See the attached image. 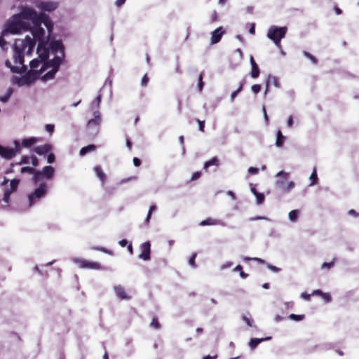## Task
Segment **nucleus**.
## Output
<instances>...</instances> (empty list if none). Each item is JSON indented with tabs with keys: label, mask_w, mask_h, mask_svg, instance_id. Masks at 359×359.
Instances as JSON below:
<instances>
[{
	"label": "nucleus",
	"mask_w": 359,
	"mask_h": 359,
	"mask_svg": "<svg viewBox=\"0 0 359 359\" xmlns=\"http://www.w3.org/2000/svg\"><path fill=\"white\" fill-rule=\"evenodd\" d=\"M201 172H196L192 175L191 180L192 181L196 180L197 179H198L201 177Z\"/></svg>",
	"instance_id": "obj_60"
},
{
	"label": "nucleus",
	"mask_w": 359,
	"mask_h": 359,
	"mask_svg": "<svg viewBox=\"0 0 359 359\" xmlns=\"http://www.w3.org/2000/svg\"><path fill=\"white\" fill-rule=\"evenodd\" d=\"M276 177L277 179L275 182V187L277 189L283 191L285 185L286 184V182L289 178V173L281 170L276 175Z\"/></svg>",
	"instance_id": "obj_7"
},
{
	"label": "nucleus",
	"mask_w": 359,
	"mask_h": 359,
	"mask_svg": "<svg viewBox=\"0 0 359 359\" xmlns=\"http://www.w3.org/2000/svg\"><path fill=\"white\" fill-rule=\"evenodd\" d=\"M150 326L152 327H154L155 329H159L161 327V325L158 321V319L156 318H154Z\"/></svg>",
	"instance_id": "obj_45"
},
{
	"label": "nucleus",
	"mask_w": 359,
	"mask_h": 359,
	"mask_svg": "<svg viewBox=\"0 0 359 359\" xmlns=\"http://www.w3.org/2000/svg\"><path fill=\"white\" fill-rule=\"evenodd\" d=\"M43 24L47 28L49 34L53 29V23L50 17L41 12L38 13L34 9L28 6H23L18 14L13 16L12 20L7 22L4 34L7 32L18 34L22 30L30 31L33 39L26 36L25 39H15L13 46V61L15 64L24 63V52L27 48V54L33 51L36 41H48L45 38V30L41 27Z\"/></svg>",
	"instance_id": "obj_1"
},
{
	"label": "nucleus",
	"mask_w": 359,
	"mask_h": 359,
	"mask_svg": "<svg viewBox=\"0 0 359 359\" xmlns=\"http://www.w3.org/2000/svg\"><path fill=\"white\" fill-rule=\"evenodd\" d=\"M225 31L224 30L222 27H219L216 29H215L211 33V39L210 43L215 44L217 43L222 39V36L224 34Z\"/></svg>",
	"instance_id": "obj_14"
},
{
	"label": "nucleus",
	"mask_w": 359,
	"mask_h": 359,
	"mask_svg": "<svg viewBox=\"0 0 359 359\" xmlns=\"http://www.w3.org/2000/svg\"><path fill=\"white\" fill-rule=\"evenodd\" d=\"M252 67V70H251V72H250V75L252 78L254 79H256L259 76V68L257 65H253V66H251Z\"/></svg>",
	"instance_id": "obj_33"
},
{
	"label": "nucleus",
	"mask_w": 359,
	"mask_h": 359,
	"mask_svg": "<svg viewBox=\"0 0 359 359\" xmlns=\"http://www.w3.org/2000/svg\"><path fill=\"white\" fill-rule=\"evenodd\" d=\"M19 184V179H13L10 182V188H6L4 193L3 201L5 203H8L11 194L17 190Z\"/></svg>",
	"instance_id": "obj_9"
},
{
	"label": "nucleus",
	"mask_w": 359,
	"mask_h": 359,
	"mask_svg": "<svg viewBox=\"0 0 359 359\" xmlns=\"http://www.w3.org/2000/svg\"><path fill=\"white\" fill-rule=\"evenodd\" d=\"M288 318L290 319V320H295V321H301L302 320L304 319L305 318V316L304 315H297V314H294V313H292L290 314Z\"/></svg>",
	"instance_id": "obj_38"
},
{
	"label": "nucleus",
	"mask_w": 359,
	"mask_h": 359,
	"mask_svg": "<svg viewBox=\"0 0 359 359\" xmlns=\"http://www.w3.org/2000/svg\"><path fill=\"white\" fill-rule=\"evenodd\" d=\"M33 174L34 176L32 180L34 184H37L38 182H39L41 178L42 177V172H41L39 170H35V172H34Z\"/></svg>",
	"instance_id": "obj_37"
},
{
	"label": "nucleus",
	"mask_w": 359,
	"mask_h": 359,
	"mask_svg": "<svg viewBox=\"0 0 359 359\" xmlns=\"http://www.w3.org/2000/svg\"><path fill=\"white\" fill-rule=\"evenodd\" d=\"M266 81H269V83H272L276 88H280V83L278 77L269 75Z\"/></svg>",
	"instance_id": "obj_30"
},
{
	"label": "nucleus",
	"mask_w": 359,
	"mask_h": 359,
	"mask_svg": "<svg viewBox=\"0 0 359 359\" xmlns=\"http://www.w3.org/2000/svg\"><path fill=\"white\" fill-rule=\"evenodd\" d=\"M133 164H134V165H135V167H138V166H140V164H141V161H140V159H139V158H137V157H135V158H133Z\"/></svg>",
	"instance_id": "obj_63"
},
{
	"label": "nucleus",
	"mask_w": 359,
	"mask_h": 359,
	"mask_svg": "<svg viewBox=\"0 0 359 359\" xmlns=\"http://www.w3.org/2000/svg\"><path fill=\"white\" fill-rule=\"evenodd\" d=\"M57 72V69H51L50 71H48L47 73H46L43 76L41 77V80L43 81H47L49 80H51L54 79L55 74Z\"/></svg>",
	"instance_id": "obj_25"
},
{
	"label": "nucleus",
	"mask_w": 359,
	"mask_h": 359,
	"mask_svg": "<svg viewBox=\"0 0 359 359\" xmlns=\"http://www.w3.org/2000/svg\"><path fill=\"white\" fill-rule=\"evenodd\" d=\"M285 137L282 134V132L278 130L276 133V141L275 145L277 147H280L283 146Z\"/></svg>",
	"instance_id": "obj_26"
},
{
	"label": "nucleus",
	"mask_w": 359,
	"mask_h": 359,
	"mask_svg": "<svg viewBox=\"0 0 359 359\" xmlns=\"http://www.w3.org/2000/svg\"><path fill=\"white\" fill-rule=\"evenodd\" d=\"M259 172V169L257 168H255V167H250L248 168V172L250 174V175H256Z\"/></svg>",
	"instance_id": "obj_55"
},
{
	"label": "nucleus",
	"mask_w": 359,
	"mask_h": 359,
	"mask_svg": "<svg viewBox=\"0 0 359 359\" xmlns=\"http://www.w3.org/2000/svg\"><path fill=\"white\" fill-rule=\"evenodd\" d=\"M36 6L42 11H53L58 7V3L55 1H41Z\"/></svg>",
	"instance_id": "obj_12"
},
{
	"label": "nucleus",
	"mask_w": 359,
	"mask_h": 359,
	"mask_svg": "<svg viewBox=\"0 0 359 359\" xmlns=\"http://www.w3.org/2000/svg\"><path fill=\"white\" fill-rule=\"evenodd\" d=\"M48 191L46 183H41L32 193L28 195L29 208L34 206L39 203L41 198L45 197Z\"/></svg>",
	"instance_id": "obj_4"
},
{
	"label": "nucleus",
	"mask_w": 359,
	"mask_h": 359,
	"mask_svg": "<svg viewBox=\"0 0 359 359\" xmlns=\"http://www.w3.org/2000/svg\"><path fill=\"white\" fill-rule=\"evenodd\" d=\"M48 41H40L38 43L36 53L38 57L41 58L44 62L48 60L49 56V48L47 47Z\"/></svg>",
	"instance_id": "obj_8"
},
{
	"label": "nucleus",
	"mask_w": 359,
	"mask_h": 359,
	"mask_svg": "<svg viewBox=\"0 0 359 359\" xmlns=\"http://www.w3.org/2000/svg\"><path fill=\"white\" fill-rule=\"evenodd\" d=\"M219 160L217 157H214L212 159L205 162L203 168L207 169L212 165H218Z\"/></svg>",
	"instance_id": "obj_31"
},
{
	"label": "nucleus",
	"mask_w": 359,
	"mask_h": 359,
	"mask_svg": "<svg viewBox=\"0 0 359 359\" xmlns=\"http://www.w3.org/2000/svg\"><path fill=\"white\" fill-rule=\"evenodd\" d=\"M40 172H42V177H44L47 180H50L54 175L55 169L50 165H47L43 167L42 170Z\"/></svg>",
	"instance_id": "obj_19"
},
{
	"label": "nucleus",
	"mask_w": 359,
	"mask_h": 359,
	"mask_svg": "<svg viewBox=\"0 0 359 359\" xmlns=\"http://www.w3.org/2000/svg\"><path fill=\"white\" fill-rule=\"evenodd\" d=\"M267 267H268V269H269L271 271H273V272H276V273L279 272V271H280V268H278V267H276V266H273V265H271V264H267Z\"/></svg>",
	"instance_id": "obj_57"
},
{
	"label": "nucleus",
	"mask_w": 359,
	"mask_h": 359,
	"mask_svg": "<svg viewBox=\"0 0 359 359\" xmlns=\"http://www.w3.org/2000/svg\"><path fill=\"white\" fill-rule=\"evenodd\" d=\"M52 149V147L49 144H45L43 145H39L34 148V151L39 155H43L48 153Z\"/></svg>",
	"instance_id": "obj_18"
},
{
	"label": "nucleus",
	"mask_w": 359,
	"mask_h": 359,
	"mask_svg": "<svg viewBox=\"0 0 359 359\" xmlns=\"http://www.w3.org/2000/svg\"><path fill=\"white\" fill-rule=\"evenodd\" d=\"M29 159L30 158L27 156H23L21 158V161L19 163V164H27L29 163Z\"/></svg>",
	"instance_id": "obj_52"
},
{
	"label": "nucleus",
	"mask_w": 359,
	"mask_h": 359,
	"mask_svg": "<svg viewBox=\"0 0 359 359\" xmlns=\"http://www.w3.org/2000/svg\"><path fill=\"white\" fill-rule=\"evenodd\" d=\"M156 210V206L155 205H152L150 206L149 212H148V214H147V217L145 219L144 223L147 224V223L149 222V220H150L151 217V214Z\"/></svg>",
	"instance_id": "obj_36"
},
{
	"label": "nucleus",
	"mask_w": 359,
	"mask_h": 359,
	"mask_svg": "<svg viewBox=\"0 0 359 359\" xmlns=\"http://www.w3.org/2000/svg\"><path fill=\"white\" fill-rule=\"evenodd\" d=\"M295 184H294V182H292V181H290L287 183V184L285 185V187L283 190V191L284 192H290L294 187Z\"/></svg>",
	"instance_id": "obj_41"
},
{
	"label": "nucleus",
	"mask_w": 359,
	"mask_h": 359,
	"mask_svg": "<svg viewBox=\"0 0 359 359\" xmlns=\"http://www.w3.org/2000/svg\"><path fill=\"white\" fill-rule=\"evenodd\" d=\"M299 215V210H292L289 212L288 217L292 222H295Z\"/></svg>",
	"instance_id": "obj_29"
},
{
	"label": "nucleus",
	"mask_w": 359,
	"mask_h": 359,
	"mask_svg": "<svg viewBox=\"0 0 359 359\" xmlns=\"http://www.w3.org/2000/svg\"><path fill=\"white\" fill-rule=\"evenodd\" d=\"M201 226H206V225H222L225 226V224L219 219H215L212 218H208L205 220H203L200 223Z\"/></svg>",
	"instance_id": "obj_21"
},
{
	"label": "nucleus",
	"mask_w": 359,
	"mask_h": 359,
	"mask_svg": "<svg viewBox=\"0 0 359 359\" xmlns=\"http://www.w3.org/2000/svg\"><path fill=\"white\" fill-rule=\"evenodd\" d=\"M0 156L5 159L11 160L15 156V151L13 148L0 144Z\"/></svg>",
	"instance_id": "obj_13"
},
{
	"label": "nucleus",
	"mask_w": 359,
	"mask_h": 359,
	"mask_svg": "<svg viewBox=\"0 0 359 359\" xmlns=\"http://www.w3.org/2000/svg\"><path fill=\"white\" fill-rule=\"evenodd\" d=\"M321 296L323 298V299L325 300V302H327V303L331 302V300H332L331 295L329 293H324L323 292Z\"/></svg>",
	"instance_id": "obj_48"
},
{
	"label": "nucleus",
	"mask_w": 359,
	"mask_h": 359,
	"mask_svg": "<svg viewBox=\"0 0 359 359\" xmlns=\"http://www.w3.org/2000/svg\"><path fill=\"white\" fill-rule=\"evenodd\" d=\"M287 127L291 128L293 125V118L292 116H290L287 118Z\"/></svg>",
	"instance_id": "obj_64"
},
{
	"label": "nucleus",
	"mask_w": 359,
	"mask_h": 359,
	"mask_svg": "<svg viewBox=\"0 0 359 359\" xmlns=\"http://www.w3.org/2000/svg\"><path fill=\"white\" fill-rule=\"evenodd\" d=\"M54 125L52 124H46L45 126L46 130L50 134H52L54 131Z\"/></svg>",
	"instance_id": "obj_50"
},
{
	"label": "nucleus",
	"mask_w": 359,
	"mask_h": 359,
	"mask_svg": "<svg viewBox=\"0 0 359 359\" xmlns=\"http://www.w3.org/2000/svg\"><path fill=\"white\" fill-rule=\"evenodd\" d=\"M114 292H115V294L116 295V297L120 299H126V300H129L130 299V296L128 295L126 292H125V290L123 288V287H122L121 285H116L114 287Z\"/></svg>",
	"instance_id": "obj_16"
},
{
	"label": "nucleus",
	"mask_w": 359,
	"mask_h": 359,
	"mask_svg": "<svg viewBox=\"0 0 359 359\" xmlns=\"http://www.w3.org/2000/svg\"><path fill=\"white\" fill-rule=\"evenodd\" d=\"M43 62V64L44 63V61L43 60H41V58H35V59H33L32 61H30L29 62V66H30V68H31V70L32 72V74H34L36 72H38L36 70V69L39 67V65Z\"/></svg>",
	"instance_id": "obj_22"
},
{
	"label": "nucleus",
	"mask_w": 359,
	"mask_h": 359,
	"mask_svg": "<svg viewBox=\"0 0 359 359\" xmlns=\"http://www.w3.org/2000/svg\"><path fill=\"white\" fill-rule=\"evenodd\" d=\"M13 90L12 88H9L7 90L6 93L4 95L0 97V101L2 102H7L13 94Z\"/></svg>",
	"instance_id": "obj_32"
},
{
	"label": "nucleus",
	"mask_w": 359,
	"mask_h": 359,
	"mask_svg": "<svg viewBox=\"0 0 359 359\" xmlns=\"http://www.w3.org/2000/svg\"><path fill=\"white\" fill-rule=\"evenodd\" d=\"M141 253L139 255L138 257L140 259L147 261L149 260L150 253H151V244L149 241L144 242L140 246Z\"/></svg>",
	"instance_id": "obj_10"
},
{
	"label": "nucleus",
	"mask_w": 359,
	"mask_h": 359,
	"mask_svg": "<svg viewBox=\"0 0 359 359\" xmlns=\"http://www.w3.org/2000/svg\"><path fill=\"white\" fill-rule=\"evenodd\" d=\"M334 260H335V259H334V260L331 262H324L322 265V269H324V268L330 269L331 267H332L334 266Z\"/></svg>",
	"instance_id": "obj_49"
},
{
	"label": "nucleus",
	"mask_w": 359,
	"mask_h": 359,
	"mask_svg": "<svg viewBox=\"0 0 359 359\" xmlns=\"http://www.w3.org/2000/svg\"><path fill=\"white\" fill-rule=\"evenodd\" d=\"M75 262L79 263L81 268H88L91 269H100V264L97 262H89L85 259H75Z\"/></svg>",
	"instance_id": "obj_15"
},
{
	"label": "nucleus",
	"mask_w": 359,
	"mask_h": 359,
	"mask_svg": "<svg viewBox=\"0 0 359 359\" xmlns=\"http://www.w3.org/2000/svg\"><path fill=\"white\" fill-rule=\"evenodd\" d=\"M203 74H204L203 72H201V74H199V76H198V88L200 92H201L203 90V88L204 86V83L203 81Z\"/></svg>",
	"instance_id": "obj_39"
},
{
	"label": "nucleus",
	"mask_w": 359,
	"mask_h": 359,
	"mask_svg": "<svg viewBox=\"0 0 359 359\" xmlns=\"http://www.w3.org/2000/svg\"><path fill=\"white\" fill-rule=\"evenodd\" d=\"M310 180H311L310 186L314 185L317 183L318 176H317V172H316V168L313 169V170L310 176Z\"/></svg>",
	"instance_id": "obj_35"
},
{
	"label": "nucleus",
	"mask_w": 359,
	"mask_h": 359,
	"mask_svg": "<svg viewBox=\"0 0 359 359\" xmlns=\"http://www.w3.org/2000/svg\"><path fill=\"white\" fill-rule=\"evenodd\" d=\"M13 143L15 145V148L13 149L15 151V154H16L17 153L20 152V145L18 140H14Z\"/></svg>",
	"instance_id": "obj_53"
},
{
	"label": "nucleus",
	"mask_w": 359,
	"mask_h": 359,
	"mask_svg": "<svg viewBox=\"0 0 359 359\" xmlns=\"http://www.w3.org/2000/svg\"><path fill=\"white\" fill-rule=\"evenodd\" d=\"M242 318L247 323V325L248 326H250V327L252 326V321L250 319H249L248 317L243 316Z\"/></svg>",
	"instance_id": "obj_62"
},
{
	"label": "nucleus",
	"mask_w": 359,
	"mask_h": 359,
	"mask_svg": "<svg viewBox=\"0 0 359 359\" xmlns=\"http://www.w3.org/2000/svg\"><path fill=\"white\" fill-rule=\"evenodd\" d=\"M101 95H98L96 98L90 103V109L93 111H95V110H98L100 107V104L101 102Z\"/></svg>",
	"instance_id": "obj_27"
},
{
	"label": "nucleus",
	"mask_w": 359,
	"mask_h": 359,
	"mask_svg": "<svg viewBox=\"0 0 359 359\" xmlns=\"http://www.w3.org/2000/svg\"><path fill=\"white\" fill-rule=\"evenodd\" d=\"M49 50L52 53H59L62 56H65V46L61 41H53L49 43Z\"/></svg>",
	"instance_id": "obj_11"
},
{
	"label": "nucleus",
	"mask_w": 359,
	"mask_h": 359,
	"mask_svg": "<svg viewBox=\"0 0 359 359\" xmlns=\"http://www.w3.org/2000/svg\"><path fill=\"white\" fill-rule=\"evenodd\" d=\"M37 72L34 74H32V71H29L25 75L19 77V76H13L12 79V82L13 84H16L18 86H25L31 85L36 79L39 74H36Z\"/></svg>",
	"instance_id": "obj_5"
},
{
	"label": "nucleus",
	"mask_w": 359,
	"mask_h": 359,
	"mask_svg": "<svg viewBox=\"0 0 359 359\" xmlns=\"http://www.w3.org/2000/svg\"><path fill=\"white\" fill-rule=\"evenodd\" d=\"M196 255H197V254L196 252L193 253L192 255L191 256V257L189 259V264L193 268H196V262H195V259H196Z\"/></svg>",
	"instance_id": "obj_43"
},
{
	"label": "nucleus",
	"mask_w": 359,
	"mask_h": 359,
	"mask_svg": "<svg viewBox=\"0 0 359 359\" xmlns=\"http://www.w3.org/2000/svg\"><path fill=\"white\" fill-rule=\"evenodd\" d=\"M256 197V201H257V205H261L264 203V195L262 193H259L255 196Z\"/></svg>",
	"instance_id": "obj_42"
},
{
	"label": "nucleus",
	"mask_w": 359,
	"mask_h": 359,
	"mask_svg": "<svg viewBox=\"0 0 359 359\" xmlns=\"http://www.w3.org/2000/svg\"><path fill=\"white\" fill-rule=\"evenodd\" d=\"M303 55L307 57L308 59H309L311 62L314 65H316L318 63V60L316 58V57H314L313 55H311L310 53L304 50L303 51Z\"/></svg>",
	"instance_id": "obj_34"
},
{
	"label": "nucleus",
	"mask_w": 359,
	"mask_h": 359,
	"mask_svg": "<svg viewBox=\"0 0 359 359\" xmlns=\"http://www.w3.org/2000/svg\"><path fill=\"white\" fill-rule=\"evenodd\" d=\"M95 149H96V146L95 144H89L88 146L83 147L81 149V150L79 151V155L81 156H83L88 152L95 151Z\"/></svg>",
	"instance_id": "obj_23"
},
{
	"label": "nucleus",
	"mask_w": 359,
	"mask_h": 359,
	"mask_svg": "<svg viewBox=\"0 0 359 359\" xmlns=\"http://www.w3.org/2000/svg\"><path fill=\"white\" fill-rule=\"evenodd\" d=\"M35 169L33 168H31V167H22L21 168V172L22 173H29V174H33L34 172H35Z\"/></svg>",
	"instance_id": "obj_44"
},
{
	"label": "nucleus",
	"mask_w": 359,
	"mask_h": 359,
	"mask_svg": "<svg viewBox=\"0 0 359 359\" xmlns=\"http://www.w3.org/2000/svg\"><path fill=\"white\" fill-rule=\"evenodd\" d=\"M22 66L21 67H19L18 66H13L11 65V62L9 60H6L5 62V65L11 69V71L13 73H22L25 72L27 70V67L24 65V64H21Z\"/></svg>",
	"instance_id": "obj_17"
},
{
	"label": "nucleus",
	"mask_w": 359,
	"mask_h": 359,
	"mask_svg": "<svg viewBox=\"0 0 359 359\" xmlns=\"http://www.w3.org/2000/svg\"><path fill=\"white\" fill-rule=\"evenodd\" d=\"M196 121L198 123L199 130L203 132L205 128V121H200L199 119H196Z\"/></svg>",
	"instance_id": "obj_54"
},
{
	"label": "nucleus",
	"mask_w": 359,
	"mask_h": 359,
	"mask_svg": "<svg viewBox=\"0 0 359 359\" xmlns=\"http://www.w3.org/2000/svg\"><path fill=\"white\" fill-rule=\"evenodd\" d=\"M148 82H149V78H148L147 75L145 74L142 79V81H141L142 86H147L148 84Z\"/></svg>",
	"instance_id": "obj_56"
},
{
	"label": "nucleus",
	"mask_w": 359,
	"mask_h": 359,
	"mask_svg": "<svg viewBox=\"0 0 359 359\" xmlns=\"http://www.w3.org/2000/svg\"><path fill=\"white\" fill-rule=\"evenodd\" d=\"M262 111H263V114H264V121H265L266 125H268L269 124V117H268V115L266 114V108H265L264 106L262 107Z\"/></svg>",
	"instance_id": "obj_59"
},
{
	"label": "nucleus",
	"mask_w": 359,
	"mask_h": 359,
	"mask_svg": "<svg viewBox=\"0 0 359 359\" xmlns=\"http://www.w3.org/2000/svg\"><path fill=\"white\" fill-rule=\"evenodd\" d=\"M261 219L270 221L269 218H268L266 217H264V216H256V217H250L249 219L250 221H255V220H261Z\"/></svg>",
	"instance_id": "obj_47"
},
{
	"label": "nucleus",
	"mask_w": 359,
	"mask_h": 359,
	"mask_svg": "<svg viewBox=\"0 0 359 359\" xmlns=\"http://www.w3.org/2000/svg\"><path fill=\"white\" fill-rule=\"evenodd\" d=\"M55 156L54 154L50 153L47 156V162L48 163H53L55 161Z\"/></svg>",
	"instance_id": "obj_51"
},
{
	"label": "nucleus",
	"mask_w": 359,
	"mask_h": 359,
	"mask_svg": "<svg viewBox=\"0 0 359 359\" xmlns=\"http://www.w3.org/2000/svg\"><path fill=\"white\" fill-rule=\"evenodd\" d=\"M4 29L1 32V36H0V47L4 50L5 49V46L6 45V40L4 39V36H6V34H12L11 32H7L6 34H4Z\"/></svg>",
	"instance_id": "obj_40"
},
{
	"label": "nucleus",
	"mask_w": 359,
	"mask_h": 359,
	"mask_svg": "<svg viewBox=\"0 0 359 359\" xmlns=\"http://www.w3.org/2000/svg\"><path fill=\"white\" fill-rule=\"evenodd\" d=\"M261 89H262V86L259 84H255V85H252L251 87L252 91L255 94H257L258 93H259Z\"/></svg>",
	"instance_id": "obj_46"
},
{
	"label": "nucleus",
	"mask_w": 359,
	"mask_h": 359,
	"mask_svg": "<svg viewBox=\"0 0 359 359\" xmlns=\"http://www.w3.org/2000/svg\"><path fill=\"white\" fill-rule=\"evenodd\" d=\"M287 32V27L285 26L272 25L269 28L266 36L277 47L280 48V41L285 36Z\"/></svg>",
	"instance_id": "obj_2"
},
{
	"label": "nucleus",
	"mask_w": 359,
	"mask_h": 359,
	"mask_svg": "<svg viewBox=\"0 0 359 359\" xmlns=\"http://www.w3.org/2000/svg\"><path fill=\"white\" fill-rule=\"evenodd\" d=\"M37 141L36 137H32L29 138H25L22 141V146L26 148L30 147L34 144Z\"/></svg>",
	"instance_id": "obj_24"
},
{
	"label": "nucleus",
	"mask_w": 359,
	"mask_h": 359,
	"mask_svg": "<svg viewBox=\"0 0 359 359\" xmlns=\"http://www.w3.org/2000/svg\"><path fill=\"white\" fill-rule=\"evenodd\" d=\"M271 339V337H266L264 338H252L248 344L252 349H255L261 342L270 340Z\"/></svg>",
	"instance_id": "obj_20"
},
{
	"label": "nucleus",
	"mask_w": 359,
	"mask_h": 359,
	"mask_svg": "<svg viewBox=\"0 0 359 359\" xmlns=\"http://www.w3.org/2000/svg\"><path fill=\"white\" fill-rule=\"evenodd\" d=\"M217 20V13L216 11H214L212 13L211 16V22H216Z\"/></svg>",
	"instance_id": "obj_61"
},
{
	"label": "nucleus",
	"mask_w": 359,
	"mask_h": 359,
	"mask_svg": "<svg viewBox=\"0 0 359 359\" xmlns=\"http://www.w3.org/2000/svg\"><path fill=\"white\" fill-rule=\"evenodd\" d=\"M93 118L88 121L86 128L90 136L95 137L99 133L102 118L99 110L93 111Z\"/></svg>",
	"instance_id": "obj_3"
},
{
	"label": "nucleus",
	"mask_w": 359,
	"mask_h": 359,
	"mask_svg": "<svg viewBox=\"0 0 359 359\" xmlns=\"http://www.w3.org/2000/svg\"><path fill=\"white\" fill-rule=\"evenodd\" d=\"M94 170H95V174L97 176V177L100 180V181L103 184L106 179V175L104 173V172L102 171L101 167L100 165H97L95 167Z\"/></svg>",
	"instance_id": "obj_28"
},
{
	"label": "nucleus",
	"mask_w": 359,
	"mask_h": 359,
	"mask_svg": "<svg viewBox=\"0 0 359 359\" xmlns=\"http://www.w3.org/2000/svg\"><path fill=\"white\" fill-rule=\"evenodd\" d=\"M64 58L65 56H62V55H60L55 56L52 60L48 59L42 65V67L39 69V72H36V74H40L50 67H51L52 69H57L58 71Z\"/></svg>",
	"instance_id": "obj_6"
},
{
	"label": "nucleus",
	"mask_w": 359,
	"mask_h": 359,
	"mask_svg": "<svg viewBox=\"0 0 359 359\" xmlns=\"http://www.w3.org/2000/svg\"><path fill=\"white\" fill-rule=\"evenodd\" d=\"M30 158L33 166L36 167L39 165V159L35 156H32Z\"/></svg>",
	"instance_id": "obj_58"
}]
</instances>
